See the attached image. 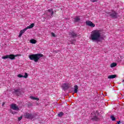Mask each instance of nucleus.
I'll return each instance as SVG.
<instances>
[{
	"label": "nucleus",
	"instance_id": "obj_1",
	"mask_svg": "<svg viewBox=\"0 0 124 124\" xmlns=\"http://www.w3.org/2000/svg\"><path fill=\"white\" fill-rule=\"evenodd\" d=\"M90 39L92 41H96V42H101V40H103V37L101 36L100 31L95 30L92 31L91 34Z\"/></svg>",
	"mask_w": 124,
	"mask_h": 124
},
{
	"label": "nucleus",
	"instance_id": "obj_2",
	"mask_svg": "<svg viewBox=\"0 0 124 124\" xmlns=\"http://www.w3.org/2000/svg\"><path fill=\"white\" fill-rule=\"evenodd\" d=\"M44 57V55L42 54L37 53V54H32L29 56V59L31 61H34L35 62H37L38 60L40 59V58Z\"/></svg>",
	"mask_w": 124,
	"mask_h": 124
},
{
	"label": "nucleus",
	"instance_id": "obj_3",
	"mask_svg": "<svg viewBox=\"0 0 124 124\" xmlns=\"http://www.w3.org/2000/svg\"><path fill=\"white\" fill-rule=\"evenodd\" d=\"M54 15V11L53 9H49L46 11L45 15H46V17L47 19H49L52 18L53 15Z\"/></svg>",
	"mask_w": 124,
	"mask_h": 124
},
{
	"label": "nucleus",
	"instance_id": "obj_4",
	"mask_svg": "<svg viewBox=\"0 0 124 124\" xmlns=\"http://www.w3.org/2000/svg\"><path fill=\"white\" fill-rule=\"evenodd\" d=\"M34 27V24L32 23L30 26H28L24 29L20 31V32H19V35H18V37H21V36H22V35L23 34V33H25V31H27V30H28V29H32V28H33Z\"/></svg>",
	"mask_w": 124,
	"mask_h": 124
},
{
	"label": "nucleus",
	"instance_id": "obj_5",
	"mask_svg": "<svg viewBox=\"0 0 124 124\" xmlns=\"http://www.w3.org/2000/svg\"><path fill=\"white\" fill-rule=\"evenodd\" d=\"M35 114H33L31 113H25L24 115V118L25 119H28L29 120H32V119H35Z\"/></svg>",
	"mask_w": 124,
	"mask_h": 124
},
{
	"label": "nucleus",
	"instance_id": "obj_6",
	"mask_svg": "<svg viewBox=\"0 0 124 124\" xmlns=\"http://www.w3.org/2000/svg\"><path fill=\"white\" fill-rule=\"evenodd\" d=\"M109 15L112 17V18H114V19H116V18H118L119 17V16L118 15V14L116 13V12L114 11H111L109 13Z\"/></svg>",
	"mask_w": 124,
	"mask_h": 124
},
{
	"label": "nucleus",
	"instance_id": "obj_7",
	"mask_svg": "<svg viewBox=\"0 0 124 124\" xmlns=\"http://www.w3.org/2000/svg\"><path fill=\"white\" fill-rule=\"evenodd\" d=\"M14 93H15L17 96L21 95L23 93V91L20 89H14Z\"/></svg>",
	"mask_w": 124,
	"mask_h": 124
},
{
	"label": "nucleus",
	"instance_id": "obj_8",
	"mask_svg": "<svg viewBox=\"0 0 124 124\" xmlns=\"http://www.w3.org/2000/svg\"><path fill=\"white\" fill-rule=\"evenodd\" d=\"M11 109L13 110H19V107L17 106L16 104H12L10 106Z\"/></svg>",
	"mask_w": 124,
	"mask_h": 124
},
{
	"label": "nucleus",
	"instance_id": "obj_9",
	"mask_svg": "<svg viewBox=\"0 0 124 124\" xmlns=\"http://www.w3.org/2000/svg\"><path fill=\"white\" fill-rule=\"evenodd\" d=\"M86 24L87 26H89L90 27H91V28H94L95 27V25L93 24L92 21H86Z\"/></svg>",
	"mask_w": 124,
	"mask_h": 124
},
{
	"label": "nucleus",
	"instance_id": "obj_10",
	"mask_svg": "<svg viewBox=\"0 0 124 124\" xmlns=\"http://www.w3.org/2000/svg\"><path fill=\"white\" fill-rule=\"evenodd\" d=\"M69 35L71 37H77V33L75 32L74 31H71L69 32Z\"/></svg>",
	"mask_w": 124,
	"mask_h": 124
},
{
	"label": "nucleus",
	"instance_id": "obj_11",
	"mask_svg": "<svg viewBox=\"0 0 124 124\" xmlns=\"http://www.w3.org/2000/svg\"><path fill=\"white\" fill-rule=\"evenodd\" d=\"M63 90H64V91H65V90H67V89H68V84L67 83H63L62 84V86Z\"/></svg>",
	"mask_w": 124,
	"mask_h": 124
},
{
	"label": "nucleus",
	"instance_id": "obj_12",
	"mask_svg": "<svg viewBox=\"0 0 124 124\" xmlns=\"http://www.w3.org/2000/svg\"><path fill=\"white\" fill-rule=\"evenodd\" d=\"M15 57H18V54L14 55V54L9 55V59L10 60H15Z\"/></svg>",
	"mask_w": 124,
	"mask_h": 124
},
{
	"label": "nucleus",
	"instance_id": "obj_13",
	"mask_svg": "<svg viewBox=\"0 0 124 124\" xmlns=\"http://www.w3.org/2000/svg\"><path fill=\"white\" fill-rule=\"evenodd\" d=\"M92 121L93 122H97V121H99V118H98L97 116H95L93 118H92Z\"/></svg>",
	"mask_w": 124,
	"mask_h": 124
},
{
	"label": "nucleus",
	"instance_id": "obj_14",
	"mask_svg": "<svg viewBox=\"0 0 124 124\" xmlns=\"http://www.w3.org/2000/svg\"><path fill=\"white\" fill-rule=\"evenodd\" d=\"M74 93H78V85L74 86Z\"/></svg>",
	"mask_w": 124,
	"mask_h": 124
},
{
	"label": "nucleus",
	"instance_id": "obj_15",
	"mask_svg": "<svg viewBox=\"0 0 124 124\" xmlns=\"http://www.w3.org/2000/svg\"><path fill=\"white\" fill-rule=\"evenodd\" d=\"M30 98H31V99H32L33 100H37V101H38V100H39V98L34 97L32 96H30Z\"/></svg>",
	"mask_w": 124,
	"mask_h": 124
},
{
	"label": "nucleus",
	"instance_id": "obj_16",
	"mask_svg": "<svg viewBox=\"0 0 124 124\" xmlns=\"http://www.w3.org/2000/svg\"><path fill=\"white\" fill-rule=\"evenodd\" d=\"M117 77V75H112L109 76V79H114V78H116Z\"/></svg>",
	"mask_w": 124,
	"mask_h": 124
},
{
	"label": "nucleus",
	"instance_id": "obj_17",
	"mask_svg": "<svg viewBox=\"0 0 124 124\" xmlns=\"http://www.w3.org/2000/svg\"><path fill=\"white\" fill-rule=\"evenodd\" d=\"M80 20V18H79V17L78 16H77L76 18H74V22L76 23L77 22H79Z\"/></svg>",
	"mask_w": 124,
	"mask_h": 124
},
{
	"label": "nucleus",
	"instance_id": "obj_18",
	"mask_svg": "<svg viewBox=\"0 0 124 124\" xmlns=\"http://www.w3.org/2000/svg\"><path fill=\"white\" fill-rule=\"evenodd\" d=\"M30 43H32V44H35L36 43V40L34 39H31L30 40Z\"/></svg>",
	"mask_w": 124,
	"mask_h": 124
},
{
	"label": "nucleus",
	"instance_id": "obj_19",
	"mask_svg": "<svg viewBox=\"0 0 124 124\" xmlns=\"http://www.w3.org/2000/svg\"><path fill=\"white\" fill-rule=\"evenodd\" d=\"M64 114L63 112H60L59 113V114H58V117H62V116H63Z\"/></svg>",
	"mask_w": 124,
	"mask_h": 124
},
{
	"label": "nucleus",
	"instance_id": "obj_20",
	"mask_svg": "<svg viewBox=\"0 0 124 124\" xmlns=\"http://www.w3.org/2000/svg\"><path fill=\"white\" fill-rule=\"evenodd\" d=\"M2 59L5 60L6 59H9V55H5V56L2 57Z\"/></svg>",
	"mask_w": 124,
	"mask_h": 124
},
{
	"label": "nucleus",
	"instance_id": "obj_21",
	"mask_svg": "<svg viewBox=\"0 0 124 124\" xmlns=\"http://www.w3.org/2000/svg\"><path fill=\"white\" fill-rule=\"evenodd\" d=\"M117 65V63H112L110 65V67H115Z\"/></svg>",
	"mask_w": 124,
	"mask_h": 124
},
{
	"label": "nucleus",
	"instance_id": "obj_22",
	"mask_svg": "<svg viewBox=\"0 0 124 124\" xmlns=\"http://www.w3.org/2000/svg\"><path fill=\"white\" fill-rule=\"evenodd\" d=\"M70 42L71 43V44H75V43L76 42V40L74 39L72 41H70Z\"/></svg>",
	"mask_w": 124,
	"mask_h": 124
},
{
	"label": "nucleus",
	"instance_id": "obj_23",
	"mask_svg": "<svg viewBox=\"0 0 124 124\" xmlns=\"http://www.w3.org/2000/svg\"><path fill=\"white\" fill-rule=\"evenodd\" d=\"M110 119H111V120H112V121H115V120H116V118L113 115H111L110 116Z\"/></svg>",
	"mask_w": 124,
	"mask_h": 124
},
{
	"label": "nucleus",
	"instance_id": "obj_24",
	"mask_svg": "<svg viewBox=\"0 0 124 124\" xmlns=\"http://www.w3.org/2000/svg\"><path fill=\"white\" fill-rule=\"evenodd\" d=\"M17 77H18L19 78H24V76L21 75V74H19L17 75Z\"/></svg>",
	"mask_w": 124,
	"mask_h": 124
},
{
	"label": "nucleus",
	"instance_id": "obj_25",
	"mask_svg": "<svg viewBox=\"0 0 124 124\" xmlns=\"http://www.w3.org/2000/svg\"><path fill=\"white\" fill-rule=\"evenodd\" d=\"M28 73H25V75L23 76V77H24V78H28Z\"/></svg>",
	"mask_w": 124,
	"mask_h": 124
},
{
	"label": "nucleus",
	"instance_id": "obj_26",
	"mask_svg": "<svg viewBox=\"0 0 124 124\" xmlns=\"http://www.w3.org/2000/svg\"><path fill=\"white\" fill-rule=\"evenodd\" d=\"M10 113H11L12 114H13V115H14L15 114H17L16 112L15 111H13L11 110H10Z\"/></svg>",
	"mask_w": 124,
	"mask_h": 124
},
{
	"label": "nucleus",
	"instance_id": "obj_27",
	"mask_svg": "<svg viewBox=\"0 0 124 124\" xmlns=\"http://www.w3.org/2000/svg\"><path fill=\"white\" fill-rule=\"evenodd\" d=\"M22 119H23V116H22L18 118V121H21V120H22Z\"/></svg>",
	"mask_w": 124,
	"mask_h": 124
},
{
	"label": "nucleus",
	"instance_id": "obj_28",
	"mask_svg": "<svg viewBox=\"0 0 124 124\" xmlns=\"http://www.w3.org/2000/svg\"><path fill=\"white\" fill-rule=\"evenodd\" d=\"M51 35L53 36V37H55L56 36V35H55V33L53 32H51Z\"/></svg>",
	"mask_w": 124,
	"mask_h": 124
},
{
	"label": "nucleus",
	"instance_id": "obj_29",
	"mask_svg": "<svg viewBox=\"0 0 124 124\" xmlns=\"http://www.w3.org/2000/svg\"><path fill=\"white\" fill-rule=\"evenodd\" d=\"M91 1H92V2H95V1H97V0H91Z\"/></svg>",
	"mask_w": 124,
	"mask_h": 124
},
{
	"label": "nucleus",
	"instance_id": "obj_30",
	"mask_svg": "<svg viewBox=\"0 0 124 124\" xmlns=\"http://www.w3.org/2000/svg\"><path fill=\"white\" fill-rule=\"evenodd\" d=\"M2 105H4V103H3L2 104Z\"/></svg>",
	"mask_w": 124,
	"mask_h": 124
},
{
	"label": "nucleus",
	"instance_id": "obj_31",
	"mask_svg": "<svg viewBox=\"0 0 124 124\" xmlns=\"http://www.w3.org/2000/svg\"><path fill=\"white\" fill-rule=\"evenodd\" d=\"M108 79H109V76L108 77Z\"/></svg>",
	"mask_w": 124,
	"mask_h": 124
}]
</instances>
